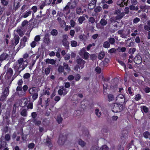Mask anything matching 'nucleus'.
<instances>
[{
    "mask_svg": "<svg viewBox=\"0 0 150 150\" xmlns=\"http://www.w3.org/2000/svg\"><path fill=\"white\" fill-rule=\"evenodd\" d=\"M28 64V62L26 60H24L23 58H20L16 62L14 63L13 68L16 71H18L20 72L24 69Z\"/></svg>",
    "mask_w": 150,
    "mask_h": 150,
    "instance_id": "1",
    "label": "nucleus"
},
{
    "mask_svg": "<svg viewBox=\"0 0 150 150\" xmlns=\"http://www.w3.org/2000/svg\"><path fill=\"white\" fill-rule=\"evenodd\" d=\"M112 111L114 112H120L123 109V107L121 104L117 103L113 104L111 106Z\"/></svg>",
    "mask_w": 150,
    "mask_h": 150,
    "instance_id": "2",
    "label": "nucleus"
},
{
    "mask_svg": "<svg viewBox=\"0 0 150 150\" xmlns=\"http://www.w3.org/2000/svg\"><path fill=\"white\" fill-rule=\"evenodd\" d=\"M79 54L80 56L84 59H87L89 57V54L88 53L86 52V50L85 48H83L81 50Z\"/></svg>",
    "mask_w": 150,
    "mask_h": 150,
    "instance_id": "3",
    "label": "nucleus"
},
{
    "mask_svg": "<svg viewBox=\"0 0 150 150\" xmlns=\"http://www.w3.org/2000/svg\"><path fill=\"white\" fill-rule=\"evenodd\" d=\"M115 14L117 15L116 17L117 19H121L125 15L124 12L121 13L119 9L117 10L115 12Z\"/></svg>",
    "mask_w": 150,
    "mask_h": 150,
    "instance_id": "4",
    "label": "nucleus"
},
{
    "mask_svg": "<svg viewBox=\"0 0 150 150\" xmlns=\"http://www.w3.org/2000/svg\"><path fill=\"white\" fill-rule=\"evenodd\" d=\"M60 88L61 89H59L58 91L59 95L64 96L68 92V91H67L66 88H64L63 86L60 87Z\"/></svg>",
    "mask_w": 150,
    "mask_h": 150,
    "instance_id": "5",
    "label": "nucleus"
},
{
    "mask_svg": "<svg viewBox=\"0 0 150 150\" xmlns=\"http://www.w3.org/2000/svg\"><path fill=\"white\" fill-rule=\"evenodd\" d=\"M63 40H62V43L63 45L67 48H68L69 47V43L67 40L68 36L67 35H63Z\"/></svg>",
    "mask_w": 150,
    "mask_h": 150,
    "instance_id": "6",
    "label": "nucleus"
},
{
    "mask_svg": "<svg viewBox=\"0 0 150 150\" xmlns=\"http://www.w3.org/2000/svg\"><path fill=\"white\" fill-rule=\"evenodd\" d=\"M128 1V0H119L117 2V4L120 7H122L125 5H127Z\"/></svg>",
    "mask_w": 150,
    "mask_h": 150,
    "instance_id": "7",
    "label": "nucleus"
},
{
    "mask_svg": "<svg viewBox=\"0 0 150 150\" xmlns=\"http://www.w3.org/2000/svg\"><path fill=\"white\" fill-rule=\"evenodd\" d=\"M77 63L79 65V68L81 69H82L84 67V65L85 63V62L81 59L79 58L77 59L76 60Z\"/></svg>",
    "mask_w": 150,
    "mask_h": 150,
    "instance_id": "8",
    "label": "nucleus"
},
{
    "mask_svg": "<svg viewBox=\"0 0 150 150\" xmlns=\"http://www.w3.org/2000/svg\"><path fill=\"white\" fill-rule=\"evenodd\" d=\"M66 141V137L62 135H60L58 140V143L60 145L64 144Z\"/></svg>",
    "mask_w": 150,
    "mask_h": 150,
    "instance_id": "9",
    "label": "nucleus"
},
{
    "mask_svg": "<svg viewBox=\"0 0 150 150\" xmlns=\"http://www.w3.org/2000/svg\"><path fill=\"white\" fill-rule=\"evenodd\" d=\"M124 98L125 100V98L124 96L122 94H119L116 97V101L120 103H122L121 102L123 100V99Z\"/></svg>",
    "mask_w": 150,
    "mask_h": 150,
    "instance_id": "10",
    "label": "nucleus"
},
{
    "mask_svg": "<svg viewBox=\"0 0 150 150\" xmlns=\"http://www.w3.org/2000/svg\"><path fill=\"white\" fill-rule=\"evenodd\" d=\"M50 90V88H48L47 89H46L44 91L43 93L42 94H41V97L42 98H43L44 97H45V96H48L50 94V91L49 90Z\"/></svg>",
    "mask_w": 150,
    "mask_h": 150,
    "instance_id": "11",
    "label": "nucleus"
},
{
    "mask_svg": "<svg viewBox=\"0 0 150 150\" xmlns=\"http://www.w3.org/2000/svg\"><path fill=\"white\" fill-rule=\"evenodd\" d=\"M69 5L70 4L68 3L67 5L64 8V12L66 14H68L70 12V10L69 9Z\"/></svg>",
    "mask_w": 150,
    "mask_h": 150,
    "instance_id": "12",
    "label": "nucleus"
},
{
    "mask_svg": "<svg viewBox=\"0 0 150 150\" xmlns=\"http://www.w3.org/2000/svg\"><path fill=\"white\" fill-rule=\"evenodd\" d=\"M134 61L135 63L139 64L141 62V58L139 56H137L135 57Z\"/></svg>",
    "mask_w": 150,
    "mask_h": 150,
    "instance_id": "13",
    "label": "nucleus"
},
{
    "mask_svg": "<svg viewBox=\"0 0 150 150\" xmlns=\"http://www.w3.org/2000/svg\"><path fill=\"white\" fill-rule=\"evenodd\" d=\"M19 38L18 36L15 37L12 41V44L13 45H17L19 42Z\"/></svg>",
    "mask_w": 150,
    "mask_h": 150,
    "instance_id": "14",
    "label": "nucleus"
},
{
    "mask_svg": "<svg viewBox=\"0 0 150 150\" xmlns=\"http://www.w3.org/2000/svg\"><path fill=\"white\" fill-rule=\"evenodd\" d=\"M13 74V71L12 69L11 68H8L7 70L6 74L10 78L12 75Z\"/></svg>",
    "mask_w": 150,
    "mask_h": 150,
    "instance_id": "15",
    "label": "nucleus"
},
{
    "mask_svg": "<svg viewBox=\"0 0 150 150\" xmlns=\"http://www.w3.org/2000/svg\"><path fill=\"white\" fill-rule=\"evenodd\" d=\"M20 0H15L14 3V6L16 9H17L19 7Z\"/></svg>",
    "mask_w": 150,
    "mask_h": 150,
    "instance_id": "16",
    "label": "nucleus"
},
{
    "mask_svg": "<svg viewBox=\"0 0 150 150\" xmlns=\"http://www.w3.org/2000/svg\"><path fill=\"white\" fill-rule=\"evenodd\" d=\"M95 2L94 1H92L91 3H89L88 6V8L89 9H93L95 6Z\"/></svg>",
    "mask_w": 150,
    "mask_h": 150,
    "instance_id": "17",
    "label": "nucleus"
},
{
    "mask_svg": "<svg viewBox=\"0 0 150 150\" xmlns=\"http://www.w3.org/2000/svg\"><path fill=\"white\" fill-rule=\"evenodd\" d=\"M8 57V55L6 53H4L0 56V61L1 62L5 60Z\"/></svg>",
    "mask_w": 150,
    "mask_h": 150,
    "instance_id": "18",
    "label": "nucleus"
},
{
    "mask_svg": "<svg viewBox=\"0 0 150 150\" xmlns=\"http://www.w3.org/2000/svg\"><path fill=\"white\" fill-rule=\"evenodd\" d=\"M45 62L46 64H54L55 63V61L54 59H47L46 60Z\"/></svg>",
    "mask_w": 150,
    "mask_h": 150,
    "instance_id": "19",
    "label": "nucleus"
},
{
    "mask_svg": "<svg viewBox=\"0 0 150 150\" xmlns=\"http://www.w3.org/2000/svg\"><path fill=\"white\" fill-rule=\"evenodd\" d=\"M9 89L8 87H6L3 92V95L5 97H6L8 94Z\"/></svg>",
    "mask_w": 150,
    "mask_h": 150,
    "instance_id": "20",
    "label": "nucleus"
},
{
    "mask_svg": "<svg viewBox=\"0 0 150 150\" xmlns=\"http://www.w3.org/2000/svg\"><path fill=\"white\" fill-rule=\"evenodd\" d=\"M29 91L30 93L31 94H33L37 92L36 88L34 87L30 88L29 89Z\"/></svg>",
    "mask_w": 150,
    "mask_h": 150,
    "instance_id": "21",
    "label": "nucleus"
},
{
    "mask_svg": "<svg viewBox=\"0 0 150 150\" xmlns=\"http://www.w3.org/2000/svg\"><path fill=\"white\" fill-rule=\"evenodd\" d=\"M76 13L78 15H80L82 10L80 6H77L76 8Z\"/></svg>",
    "mask_w": 150,
    "mask_h": 150,
    "instance_id": "22",
    "label": "nucleus"
},
{
    "mask_svg": "<svg viewBox=\"0 0 150 150\" xmlns=\"http://www.w3.org/2000/svg\"><path fill=\"white\" fill-rule=\"evenodd\" d=\"M31 11H26L23 14V17L24 18H26L28 16L30 15L31 13Z\"/></svg>",
    "mask_w": 150,
    "mask_h": 150,
    "instance_id": "23",
    "label": "nucleus"
},
{
    "mask_svg": "<svg viewBox=\"0 0 150 150\" xmlns=\"http://www.w3.org/2000/svg\"><path fill=\"white\" fill-rule=\"evenodd\" d=\"M70 4L69 7H70L71 9H74L76 6V3L75 1L73 2H69Z\"/></svg>",
    "mask_w": 150,
    "mask_h": 150,
    "instance_id": "24",
    "label": "nucleus"
},
{
    "mask_svg": "<svg viewBox=\"0 0 150 150\" xmlns=\"http://www.w3.org/2000/svg\"><path fill=\"white\" fill-rule=\"evenodd\" d=\"M17 32L20 36H22L24 34V33L20 28H18Z\"/></svg>",
    "mask_w": 150,
    "mask_h": 150,
    "instance_id": "25",
    "label": "nucleus"
},
{
    "mask_svg": "<svg viewBox=\"0 0 150 150\" xmlns=\"http://www.w3.org/2000/svg\"><path fill=\"white\" fill-rule=\"evenodd\" d=\"M141 110L142 112H144L146 113H147L148 111V108L144 106H141Z\"/></svg>",
    "mask_w": 150,
    "mask_h": 150,
    "instance_id": "26",
    "label": "nucleus"
},
{
    "mask_svg": "<svg viewBox=\"0 0 150 150\" xmlns=\"http://www.w3.org/2000/svg\"><path fill=\"white\" fill-rule=\"evenodd\" d=\"M105 54L104 52H101L98 56V58L100 60L103 59L105 56Z\"/></svg>",
    "mask_w": 150,
    "mask_h": 150,
    "instance_id": "27",
    "label": "nucleus"
},
{
    "mask_svg": "<svg viewBox=\"0 0 150 150\" xmlns=\"http://www.w3.org/2000/svg\"><path fill=\"white\" fill-rule=\"evenodd\" d=\"M78 144L82 147H84L86 145V143L81 139L78 141Z\"/></svg>",
    "mask_w": 150,
    "mask_h": 150,
    "instance_id": "28",
    "label": "nucleus"
},
{
    "mask_svg": "<svg viewBox=\"0 0 150 150\" xmlns=\"http://www.w3.org/2000/svg\"><path fill=\"white\" fill-rule=\"evenodd\" d=\"M56 120L58 123L60 124L62 120V118L61 117V115H59L57 116Z\"/></svg>",
    "mask_w": 150,
    "mask_h": 150,
    "instance_id": "29",
    "label": "nucleus"
},
{
    "mask_svg": "<svg viewBox=\"0 0 150 150\" xmlns=\"http://www.w3.org/2000/svg\"><path fill=\"white\" fill-rule=\"evenodd\" d=\"M110 43L108 41L105 42L103 44V47L105 48H108L110 47Z\"/></svg>",
    "mask_w": 150,
    "mask_h": 150,
    "instance_id": "30",
    "label": "nucleus"
},
{
    "mask_svg": "<svg viewBox=\"0 0 150 150\" xmlns=\"http://www.w3.org/2000/svg\"><path fill=\"white\" fill-rule=\"evenodd\" d=\"M71 42V45L72 47H76L77 45V42L74 40H72Z\"/></svg>",
    "mask_w": 150,
    "mask_h": 150,
    "instance_id": "31",
    "label": "nucleus"
},
{
    "mask_svg": "<svg viewBox=\"0 0 150 150\" xmlns=\"http://www.w3.org/2000/svg\"><path fill=\"white\" fill-rule=\"evenodd\" d=\"M21 115L23 116H26L27 115V112L25 109L22 110L21 112Z\"/></svg>",
    "mask_w": 150,
    "mask_h": 150,
    "instance_id": "32",
    "label": "nucleus"
},
{
    "mask_svg": "<svg viewBox=\"0 0 150 150\" xmlns=\"http://www.w3.org/2000/svg\"><path fill=\"white\" fill-rule=\"evenodd\" d=\"M46 4L43 1H42L41 3L39 5L40 8L42 10L43 9V8L46 6Z\"/></svg>",
    "mask_w": 150,
    "mask_h": 150,
    "instance_id": "33",
    "label": "nucleus"
},
{
    "mask_svg": "<svg viewBox=\"0 0 150 150\" xmlns=\"http://www.w3.org/2000/svg\"><path fill=\"white\" fill-rule=\"evenodd\" d=\"M108 98L109 100L110 101H112L114 100V96L112 94H109L108 96Z\"/></svg>",
    "mask_w": 150,
    "mask_h": 150,
    "instance_id": "34",
    "label": "nucleus"
},
{
    "mask_svg": "<svg viewBox=\"0 0 150 150\" xmlns=\"http://www.w3.org/2000/svg\"><path fill=\"white\" fill-rule=\"evenodd\" d=\"M108 41L109 42V43L112 45L114 44L115 42V39L113 38H108Z\"/></svg>",
    "mask_w": 150,
    "mask_h": 150,
    "instance_id": "35",
    "label": "nucleus"
},
{
    "mask_svg": "<svg viewBox=\"0 0 150 150\" xmlns=\"http://www.w3.org/2000/svg\"><path fill=\"white\" fill-rule=\"evenodd\" d=\"M100 23L102 25H105L107 23V21L104 19H102L100 21Z\"/></svg>",
    "mask_w": 150,
    "mask_h": 150,
    "instance_id": "36",
    "label": "nucleus"
},
{
    "mask_svg": "<svg viewBox=\"0 0 150 150\" xmlns=\"http://www.w3.org/2000/svg\"><path fill=\"white\" fill-rule=\"evenodd\" d=\"M85 19V18L84 17L81 16L80 17L78 21L79 23L80 24H81L83 21H84Z\"/></svg>",
    "mask_w": 150,
    "mask_h": 150,
    "instance_id": "37",
    "label": "nucleus"
},
{
    "mask_svg": "<svg viewBox=\"0 0 150 150\" xmlns=\"http://www.w3.org/2000/svg\"><path fill=\"white\" fill-rule=\"evenodd\" d=\"M51 33L52 35L55 36L57 35L58 32L57 30L55 29H53L52 30Z\"/></svg>",
    "mask_w": 150,
    "mask_h": 150,
    "instance_id": "38",
    "label": "nucleus"
},
{
    "mask_svg": "<svg viewBox=\"0 0 150 150\" xmlns=\"http://www.w3.org/2000/svg\"><path fill=\"white\" fill-rule=\"evenodd\" d=\"M150 135L149 133L147 131L145 132L143 134L144 136L146 138H148L149 136Z\"/></svg>",
    "mask_w": 150,
    "mask_h": 150,
    "instance_id": "39",
    "label": "nucleus"
},
{
    "mask_svg": "<svg viewBox=\"0 0 150 150\" xmlns=\"http://www.w3.org/2000/svg\"><path fill=\"white\" fill-rule=\"evenodd\" d=\"M81 112L80 110H77L74 112V115L75 116H78L81 115Z\"/></svg>",
    "mask_w": 150,
    "mask_h": 150,
    "instance_id": "40",
    "label": "nucleus"
},
{
    "mask_svg": "<svg viewBox=\"0 0 150 150\" xmlns=\"http://www.w3.org/2000/svg\"><path fill=\"white\" fill-rule=\"evenodd\" d=\"M30 74L28 73H26L23 76V77L25 79H28L30 78Z\"/></svg>",
    "mask_w": 150,
    "mask_h": 150,
    "instance_id": "41",
    "label": "nucleus"
},
{
    "mask_svg": "<svg viewBox=\"0 0 150 150\" xmlns=\"http://www.w3.org/2000/svg\"><path fill=\"white\" fill-rule=\"evenodd\" d=\"M95 111L96 114V115H97L98 117H99L101 114V112H99V110L98 109H96Z\"/></svg>",
    "mask_w": 150,
    "mask_h": 150,
    "instance_id": "42",
    "label": "nucleus"
},
{
    "mask_svg": "<svg viewBox=\"0 0 150 150\" xmlns=\"http://www.w3.org/2000/svg\"><path fill=\"white\" fill-rule=\"evenodd\" d=\"M63 65L65 69H66L67 70V71H69L70 70V68L69 67L68 65V64H67L65 63H64L63 64Z\"/></svg>",
    "mask_w": 150,
    "mask_h": 150,
    "instance_id": "43",
    "label": "nucleus"
},
{
    "mask_svg": "<svg viewBox=\"0 0 150 150\" xmlns=\"http://www.w3.org/2000/svg\"><path fill=\"white\" fill-rule=\"evenodd\" d=\"M1 3L4 6H6L8 4V2L5 0H1Z\"/></svg>",
    "mask_w": 150,
    "mask_h": 150,
    "instance_id": "44",
    "label": "nucleus"
},
{
    "mask_svg": "<svg viewBox=\"0 0 150 150\" xmlns=\"http://www.w3.org/2000/svg\"><path fill=\"white\" fill-rule=\"evenodd\" d=\"M102 9L101 7L100 6L97 7L95 9V11L96 12L98 13L100 12Z\"/></svg>",
    "mask_w": 150,
    "mask_h": 150,
    "instance_id": "45",
    "label": "nucleus"
},
{
    "mask_svg": "<svg viewBox=\"0 0 150 150\" xmlns=\"http://www.w3.org/2000/svg\"><path fill=\"white\" fill-rule=\"evenodd\" d=\"M52 0H45L43 1L46 5H49L51 3Z\"/></svg>",
    "mask_w": 150,
    "mask_h": 150,
    "instance_id": "46",
    "label": "nucleus"
},
{
    "mask_svg": "<svg viewBox=\"0 0 150 150\" xmlns=\"http://www.w3.org/2000/svg\"><path fill=\"white\" fill-rule=\"evenodd\" d=\"M64 68L62 66H59L58 68V71L59 72H62L63 71Z\"/></svg>",
    "mask_w": 150,
    "mask_h": 150,
    "instance_id": "47",
    "label": "nucleus"
},
{
    "mask_svg": "<svg viewBox=\"0 0 150 150\" xmlns=\"http://www.w3.org/2000/svg\"><path fill=\"white\" fill-rule=\"evenodd\" d=\"M129 8L130 10H137L138 9V8L137 7H135L133 5L130 6H129Z\"/></svg>",
    "mask_w": 150,
    "mask_h": 150,
    "instance_id": "48",
    "label": "nucleus"
},
{
    "mask_svg": "<svg viewBox=\"0 0 150 150\" xmlns=\"http://www.w3.org/2000/svg\"><path fill=\"white\" fill-rule=\"evenodd\" d=\"M116 50L115 48H112L111 49L109 50L108 51V53H115L116 52Z\"/></svg>",
    "mask_w": 150,
    "mask_h": 150,
    "instance_id": "49",
    "label": "nucleus"
},
{
    "mask_svg": "<svg viewBox=\"0 0 150 150\" xmlns=\"http://www.w3.org/2000/svg\"><path fill=\"white\" fill-rule=\"evenodd\" d=\"M108 149V147L106 145L102 146L100 149V150H107Z\"/></svg>",
    "mask_w": 150,
    "mask_h": 150,
    "instance_id": "50",
    "label": "nucleus"
},
{
    "mask_svg": "<svg viewBox=\"0 0 150 150\" xmlns=\"http://www.w3.org/2000/svg\"><path fill=\"white\" fill-rule=\"evenodd\" d=\"M5 138L6 140L9 141L10 139V136L9 134H6L5 135Z\"/></svg>",
    "mask_w": 150,
    "mask_h": 150,
    "instance_id": "51",
    "label": "nucleus"
},
{
    "mask_svg": "<svg viewBox=\"0 0 150 150\" xmlns=\"http://www.w3.org/2000/svg\"><path fill=\"white\" fill-rule=\"evenodd\" d=\"M70 24L71 27H73L75 25L76 23L74 21L71 20L70 21Z\"/></svg>",
    "mask_w": 150,
    "mask_h": 150,
    "instance_id": "52",
    "label": "nucleus"
},
{
    "mask_svg": "<svg viewBox=\"0 0 150 150\" xmlns=\"http://www.w3.org/2000/svg\"><path fill=\"white\" fill-rule=\"evenodd\" d=\"M70 35L72 37H73L75 34V31L74 30H71L70 31Z\"/></svg>",
    "mask_w": 150,
    "mask_h": 150,
    "instance_id": "53",
    "label": "nucleus"
},
{
    "mask_svg": "<svg viewBox=\"0 0 150 150\" xmlns=\"http://www.w3.org/2000/svg\"><path fill=\"white\" fill-rule=\"evenodd\" d=\"M50 69L49 68H46L45 69V73L46 75H48L50 73Z\"/></svg>",
    "mask_w": 150,
    "mask_h": 150,
    "instance_id": "54",
    "label": "nucleus"
},
{
    "mask_svg": "<svg viewBox=\"0 0 150 150\" xmlns=\"http://www.w3.org/2000/svg\"><path fill=\"white\" fill-rule=\"evenodd\" d=\"M140 21V19L138 18H135L133 20V22L134 23H137Z\"/></svg>",
    "mask_w": 150,
    "mask_h": 150,
    "instance_id": "55",
    "label": "nucleus"
},
{
    "mask_svg": "<svg viewBox=\"0 0 150 150\" xmlns=\"http://www.w3.org/2000/svg\"><path fill=\"white\" fill-rule=\"evenodd\" d=\"M40 36L39 35H37L36 36L35 38V41L38 42L40 40Z\"/></svg>",
    "mask_w": 150,
    "mask_h": 150,
    "instance_id": "56",
    "label": "nucleus"
},
{
    "mask_svg": "<svg viewBox=\"0 0 150 150\" xmlns=\"http://www.w3.org/2000/svg\"><path fill=\"white\" fill-rule=\"evenodd\" d=\"M35 146V144L33 143H30L29 144L28 147L29 149H33Z\"/></svg>",
    "mask_w": 150,
    "mask_h": 150,
    "instance_id": "57",
    "label": "nucleus"
},
{
    "mask_svg": "<svg viewBox=\"0 0 150 150\" xmlns=\"http://www.w3.org/2000/svg\"><path fill=\"white\" fill-rule=\"evenodd\" d=\"M32 95H33V99L34 100H35L37 98L38 96V94L37 93V92L35 93H34Z\"/></svg>",
    "mask_w": 150,
    "mask_h": 150,
    "instance_id": "58",
    "label": "nucleus"
},
{
    "mask_svg": "<svg viewBox=\"0 0 150 150\" xmlns=\"http://www.w3.org/2000/svg\"><path fill=\"white\" fill-rule=\"evenodd\" d=\"M57 20L59 23H63L64 24V25H66V23L64 21H63L62 20L61 18H57Z\"/></svg>",
    "mask_w": 150,
    "mask_h": 150,
    "instance_id": "59",
    "label": "nucleus"
},
{
    "mask_svg": "<svg viewBox=\"0 0 150 150\" xmlns=\"http://www.w3.org/2000/svg\"><path fill=\"white\" fill-rule=\"evenodd\" d=\"M33 122L34 123L37 125H39L41 124V122L39 120H35Z\"/></svg>",
    "mask_w": 150,
    "mask_h": 150,
    "instance_id": "60",
    "label": "nucleus"
},
{
    "mask_svg": "<svg viewBox=\"0 0 150 150\" xmlns=\"http://www.w3.org/2000/svg\"><path fill=\"white\" fill-rule=\"evenodd\" d=\"M96 71L98 74H99L101 72V69L98 67H97L96 68Z\"/></svg>",
    "mask_w": 150,
    "mask_h": 150,
    "instance_id": "61",
    "label": "nucleus"
},
{
    "mask_svg": "<svg viewBox=\"0 0 150 150\" xmlns=\"http://www.w3.org/2000/svg\"><path fill=\"white\" fill-rule=\"evenodd\" d=\"M31 9L33 11L34 13H35L37 11V7L36 6H33L32 7Z\"/></svg>",
    "mask_w": 150,
    "mask_h": 150,
    "instance_id": "62",
    "label": "nucleus"
},
{
    "mask_svg": "<svg viewBox=\"0 0 150 150\" xmlns=\"http://www.w3.org/2000/svg\"><path fill=\"white\" fill-rule=\"evenodd\" d=\"M80 77H80V75L79 74H78L76 75L75 76V79L76 81H78V80H79V79L80 78Z\"/></svg>",
    "mask_w": 150,
    "mask_h": 150,
    "instance_id": "63",
    "label": "nucleus"
},
{
    "mask_svg": "<svg viewBox=\"0 0 150 150\" xmlns=\"http://www.w3.org/2000/svg\"><path fill=\"white\" fill-rule=\"evenodd\" d=\"M144 91L146 93H148L150 92V88L146 87L144 89Z\"/></svg>",
    "mask_w": 150,
    "mask_h": 150,
    "instance_id": "64",
    "label": "nucleus"
}]
</instances>
